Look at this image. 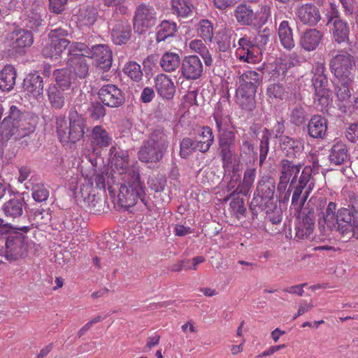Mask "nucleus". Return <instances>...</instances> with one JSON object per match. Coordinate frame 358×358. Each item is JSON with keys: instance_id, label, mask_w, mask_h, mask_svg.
I'll return each instance as SVG.
<instances>
[{"instance_id": "1", "label": "nucleus", "mask_w": 358, "mask_h": 358, "mask_svg": "<svg viewBox=\"0 0 358 358\" xmlns=\"http://www.w3.org/2000/svg\"><path fill=\"white\" fill-rule=\"evenodd\" d=\"M301 169L299 162L295 163L288 159L280 162L277 191L284 201H289L292 192L290 208L297 212L301 210L315 186L312 168L306 166L301 171Z\"/></svg>"}, {"instance_id": "2", "label": "nucleus", "mask_w": 358, "mask_h": 358, "mask_svg": "<svg viewBox=\"0 0 358 358\" xmlns=\"http://www.w3.org/2000/svg\"><path fill=\"white\" fill-rule=\"evenodd\" d=\"M323 222L331 231L348 239H358V215L353 208L337 209L336 203L331 201L323 213Z\"/></svg>"}, {"instance_id": "3", "label": "nucleus", "mask_w": 358, "mask_h": 358, "mask_svg": "<svg viewBox=\"0 0 358 358\" xmlns=\"http://www.w3.org/2000/svg\"><path fill=\"white\" fill-rule=\"evenodd\" d=\"M117 185V201L121 207L128 209L134 206L139 199L145 206H148L146 188L139 173L134 170L129 171L123 176L122 179L118 180Z\"/></svg>"}, {"instance_id": "4", "label": "nucleus", "mask_w": 358, "mask_h": 358, "mask_svg": "<svg viewBox=\"0 0 358 358\" xmlns=\"http://www.w3.org/2000/svg\"><path fill=\"white\" fill-rule=\"evenodd\" d=\"M275 190V181L273 177L264 175L260 178L250 204L252 213H257L258 210L269 213L276 208Z\"/></svg>"}, {"instance_id": "5", "label": "nucleus", "mask_w": 358, "mask_h": 358, "mask_svg": "<svg viewBox=\"0 0 358 358\" xmlns=\"http://www.w3.org/2000/svg\"><path fill=\"white\" fill-rule=\"evenodd\" d=\"M57 133L63 143H76L83 138L86 129L85 120L77 110L69 112V122L64 117L56 120Z\"/></svg>"}, {"instance_id": "6", "label": "nucleus", "mask_w": 358, "mask_h": 358, "mask_svg": "<svg viewBox=\"0 0 358 358\" xmlns=\"http://www.w3.org/2000/svg\"><path fill=\"white\" fill-rule=\"evenodd\" d=\"M325 71L326 67L322 62L315 63L310 71L314 102L322 107L329 104L331 94V91L328 87V78Z\"/></svg>"}, {"instance_id": "7", "label": "nucleus", "mask_w": 358, "mask_h": 358, "mask_svg": "<svg viewBox=\"0 0 358 358\" xmlns=\"http://www.w3.org/2000/svg\"><path fill=\"white\" fill-rule=\"evenodd\" d=\"M10 232L7 238L2 240L6 245L3 256L9 262L24 258L29 248V238L26 235L27 232L20 229H11Z\"/></svg>"}, {"instance_id": "8", "label": "nucleus", "mask_w": 358, "mask_h": 358, "mask_svg": "<svg viewBox=\"0 0 358 358\" xmlns=\"http://www.w3.org/2000/svg\"><path fill=\"white\" fill-rule=\"evenodd\" d=\"M108 177L109 176L107 173L104 174L103 173L96 172L92 178H84V182L82 183L79 188L77 185L76 179H73L69 184V188L73 192V195L76 197L80 196L84 200H86L90 199L94 182L95 183L97 189L104 190L107 185L110 192H113L115 190L113 186L110 185L109 181H107V182H106V180L108 179Z\"/></svg>"}, {"instance_id": "9", "label": "nucleus", "mask_w": 358, "mask_h": 358, "mask_svg": "<svg viewBox=\"0 0 358 358\" xmlns=\"http://www.w3.org/2000/svg\"><path fill=\"white\" fill-rule=\"evenodd\" d=\"M355 65L352 57L348 52L341 51L330 61V69L335 77L338 79L350 80L351 71Z\"/></svg>"}, {"instance_id": "10", "label": "nucleus", "mask_w": 358, "mask_h": 358, "mask_svg": "<svg viewBox=\"0 0 358 358\" xmlns=\"http://www.w3.org/2000/svg\"><path fill=\"white\" fill-rule=\"evenodd\" d=\"M219 155L223 166L232 163L236 150V134L231 130L218 131Z\"/></svg>"}, {"instance_id": "11", "label": "nucleus", "mask_w": 358, "mask_h": 358, "mask_svg": "<svg viewBox=\"0 0 358 358\" xmlns=\"http://www.w3.org/2000/svg\"><path fill=\"white\" fill-rule=\"evenodd\" d=\"M98 96L103 105L110 108H117L125 101L123 92L113 84L102 86L98 92Z\"/></svg>"}, {"instance_id": "12", "label": "nucleus", "mask_w": 358, "mask_h": 358, "mask_svg": "<svg viewBox=\"0 0 358 358\" xmlns=\"http://www.w3.org/2000/svg\"><path fill=\"white\" fill-rule=\"evenodd\" d=\"M203 66L202 62L196 55L185 57L181 62V75L186 80H196L203 73Z\"/></svg>"}, {"instance_id": "13", "label": "nucleus", "mask_w": 358, "mask_h": 358, "mask_svg": "<svg viewBox=\"0 0 358 358\" xmlns=\"http://www.w3.org/2000/svg\"><path fill=\"white\" fill-rule=\"evenodd\" d=\"M10 47L12 50L18 54L25 52L26 48L30 47L34 42V37L31 31L19 29H15L11 33Z\"/></svg>"}, {"instance_id": "14", "label": "nucleus", "mask_w": 358, "mask_h": 358, "mask_svg": "<svg viewBox=\"0 0 358 358\" xmlns=\"http://www.w3.org/2000/svg\"><path fill=\"white\" fill-rule=\"evenodd\" d=\"M166 151L150 143L148 139L143 141L139 148L138 157L141 162L145 163H157L161 161Z\"/></svg>"}, {"instance_id": "15", "label": "nucleus", "mask_w": 358, "mask_h": 358, "mask_svg": "<svg viewBox=\"0 0 358 358\" xmlns=\"http://www.w3.org/2000/svg\"><path fill=\"white\" fill-rule=\"evenodd\" d=\"M89 58L94 59L97 66L104 71L110 69L112 65V52L106 45H96L92 47Z\"/></svg>"}, {"instance_id": "16", "label": "nucleus", "mask_w": 358, "mask_h": 358, "mask_svg": "<svg viewBox=\"0 0 358 358\" xmlns=\"http://www.w3.org/2000/svg\"><path fill=\"white\" fill-rule=\"evenodd\" d=\"M113 163L117 171L118 180L122 179L123 176L131 170H134L137 173H139L138 162H130L128 154L127 152L123 150L115 152L114 157H113Z\"/></svg>"}, {"instance_id": "17", "label": "nucleus", "mask_w": 358, "mask_h": 358, "mask_svg": "<svg viewBox=\"0 0 358 358\" xmlns=\"http://www.w3.org/2000/svg\"><path fill=\"white\" fill-rule=\"evenodd\" d=\"M154 83L157 93L160 97L166 100L173 98L176 88L169 76L164 73L158 74L154 78Z\"/></svg>"}, {"instance_id": "18", "label": "nucleus", "mask_w": 358, "mask_h": 358, "mask_svg": "<svg viewBox=\"0 0 358 358\" xmlns=\"http://www.w3.org/2000/svg\"><path fill=\"white\" fill-rule=\"evenodd\" d=\"M43 79L38 71L29 73L23 80V89L29 96L38 98L43 93Z\"/></svg>"}, {"instance_id": "19", "label": "nucleus", "mask_w": 358, "mask_h": 358, "mask_svg": "<svg viewBox=\"0 0 358 358\" xmlns=\"http://www.w3.org/2000/svg\"><path fill=\"white\" fill-rule=\"evenodd\" d=\"M296 15L301 22H319L321 20L319 8L312 3L301 4L297 8Z\"/></svg>"}, {"instance_id": "20", "label": "nucleus", "mask_w": 358, "mask_h": 358, "mask_svg": "<svg viewBox=\"0 0 358 358\" xmlns=\"http://www.w3.org/2000/svg\"><path fill=\"white\" fill-rule=\"evenodd\" d=\"M26 205L24 197H14L6 201L1 210L6 217L16 219L23 215L24 207Z\"/></svg>"}, {"instance_id": "21", "label": "nucleus", "mask_w": 358, "mask_h": 358, "mask_svg": "<svg viewBox=\"0 0 358 358\" xmlns=\"http://www.w3.org/2000/svg\"><path fill=\"white\" fill-rule=\"evenodd\" d=\"M307 128L310 137L323 138L327 130V120L322 115H313L309 120Z\"/></svg>"}, {"instance_id": "22", "label": "nucleus", "mask_w": 358, "mask_h": 358, "mask_svg": "<svg viewBox=\"0 0 358 358\" xmlns=\"http://www.w3.org/2000/svg\"><path fill=\"white\" fill-rule=\"evenodd\" d=\"M255 92L238 87L236 92V103L245 111H252L256 107Z\"/></svg>"}, {"instance_id": "23", "label": "nucleus", "mask_w": 358, "mask_h": 358, "mask_svg": "<svg viewBox=\"0 0 358 358\" xmlns=\"http://www.w3.org/2000/svg\"><path fill=\"white\" fill-rule=\"evenodd\" d=\"M262 48L256 43L249 46L246 49L238 48L236 52L239 60L251 64H256L262 60Z\"/></svg>"}, {"instance_id": "24", "label": "nucleus", "mask_w": 358, "mask_h": 358, "mask_svg": "<svg viewBox=\"0 0 358 358\" xmlns=\"http://www.w3.org/2000/svg\"><path fill=\"white\" fill-rule=\"evenodd\" d=\"M280 145L284 154L289 158L296 157L301 152L303 143L301 140L288 136H282Z\"/></svg>"}, {"instance_id": "25", "label": "nucleus", "mask_w": 358, "mask_h": 358, "mask_svg": "<svg viewBox=\"0 0 358 358\" xmlns=\"http://www.w3.org/2000/svg\"><path fill=\"white\" fill-rule=\"evenodd\" d=\"M262 79V75L255 71H246L238 77V87L256 92Z\"/></svg>"}, {"instance_id": "26", "label": "nucleus", "mask_w": 358, "mask_h": 358, "mask_svg": "<svg viewBox=\"0 0 358 358\" xmlns=\"http://www.w3.org/2000/svg\"><path fill=\"white\" fill-rule=\"evenodd\" d=\"M90 141L94 147L103 148L111 144L112 137L102 126L98 125L92 129Z\"/></svg>"}, {"instance_id": "27", "label": "nucleus", "mask_w": 358, "mask_h": 358, "mask_svg": "<svg viewBox=\"0 0 358 358\" xmlns=\"http://www.w3.org/2000/svg\"><path fill=\"white\" fill-rule=\"evenodd\" d=\"M170 132L162 127H157L148 136V140L166 152L169 145Z\"/></svg>"}, {"instance_id": "28", "label": "nucleus", "mask_w": 358, "mask_h": 358, "mask_svg": "<svg viewBox=\"0 0 358 358\" xmlns=\"http://www.w3.org/2000/svg\"><path fill=\"white\" fill-rule=\"evenodd\" d=\"M68 69L77 79H84L89 74L90 65L87 58L66 60Z\"/></svg>"}, {"instance_id": "29", "label": "nucleus", "mask_w": 358, "mask_h": 358, "mask_svg": "<svg viewBox=\"0 0 358 358\" xmlns=\"http://www.w3.org/2000/svg\"><path fill=\"white\" fill-rule=\"evenodd\" d=\"M17 73L12 65H6L0 71V90L10 92L15 85Z\"/></svg>"}, {"instance_id": "30", "label": "nucleus", "mask_w": 358, "mask_h": 358, "mask_svg": "<svg viewBox=\"0 0 358 358\" xmlns=\"http://www.w3.org/2000/svg\"><path fill=\"white\" fill-rule=\"evenodd\" d=\"M53 76L55 85L62 91L69 90L77 79L67 68L55 70Z\"/></svg>"}, {"instance_id": "31", "label": "nucleus", "mask_w": 358, "mask_h": 358, "mask_svg": "<svg viewBox=\"0 0 358 358\" xmlns=\"http://www.w3.org/2000/svg\"><path fill=\"white\" fill-rule=\"evenodd\" d=\"M50 43L43 49V54L45 57L55 58L68 47L70 41L67 39L50 38Z\"/></svg>"}, {"instance_id": "32", "label": "nucleus", "mask_w": 358, "mask_h": 358, "mask_svg": "<svg viewBox=\"0 0 358 358\" xmlns=\"http://www.w3.org/2000/svg\"><path fill=\"white\" fill-rule=\"evenodd\" d=\"M213 119L217 131L229 130L231 119L227 110L224 109L220 103H217L213 113Z\"/></svg>"}, {"instance_id": "33", "label": "nucleus", "mask_w": 358, "mask_h": 358, "mask_svg": "<svg viewBox=\"0 0 358 358\" xmlns=\"http://www.w3.org/2000/svg\"><path fill=\"white\" fill-rule=\"evenodd\" d=\"M329 159L331 164L341 165L348 159V151L345 143L337 142L330 150Z\"/></svg>"}, {"instance_id": "34", "label": "nucleus", "mask_w": 358, "mask_h": 358, "mask_svg": "<svg viewBox=\"0 0 358 358\" xmlns=\"http://www.w3.org/2000/svg\"><path fill=\"white\" fill-rule=\"evenodd\" d=\"M322 34L315 29H308L301 38V46L307 51L316 49L320 43Z\"/></svg>"}, {"instance_id": "35", "label": "nucleus", "mask_w": 358, "mask_h": 358, "mask_svg": "<svg viewBox=\"0 0 358 358\" xmlns=\"http://www.w3.org/2000/svg\"><path fill=\"white\" fill-rule=\"evenodd\" d=\"M131 34V27L127 24H113L111 28V37L114 43L122 45L126 43Z\"/></svg>"}, {"instance_id": "36", "label": "nucleus", "mask_w": 358, "mask_h": 358, "mask_svg": "<svg viewBox=\"0 0 358 358\" xmlns=\"http://www.w3.org/2000/svg\"><path fill=\"white\" fill-rule=\"evenodd\" d=\"M179 55L176 52H166L160 59L159 64L162 69L166 72L175 71L181 64Z\"/></svg>"}, {"instance_id": "37", "label": "nucleus", "mask_w": 358, "mask_h": 358, "mask_svg": "<svg viewBox=\"0 0 358 358\" xmlns=\"http://www.w3.org/2000/svg\"><path fill=\"white\" fill-rule=\"evenodd\" d=\"M157 19V13L151 6L142 3L135 11L134 22H149Z\"/></svg>"}, {"instance_id": "38", "label": "nucleus", "mask_w": 358, "mask_h": 358, "mask_svg": "<svg viewBox=\"0 0 358 358\" xmlns=\"http://www.w3.org/2000/svg\"><path fill=\"white\" fill-rule=\"evenodd\" d=\"M68 55L66 60L73 59L90 57L91 54L90 49L84 43L73 42L68 45Z\"/></svg>"}, {"instance_id": "39", "label": "nucleus", "mask_w": 358, "mask_h": 358, "mask_svg": "<svg viewBox=\"0 0 358 358\" xmlns=\"http://www.w3.org/2000/svg\"><path fill=\"white\" fill-rule=\"evenodd\" d=\"M25 188L31 189L32 198L37 202L45 201L49 196V191L41 182H34L31 180L25 183Z\"/></svg>"}, {"instance_id": "40", "label": "nucleus", "mask_w": 358, "mask_h": 358, "mask_svg": "<svg viewBox=\"0 0 358 358\" xmlns=\"http://www.w3.org/2000/svg\"><path fill=\"white\" fill-rule=\"evenodd\" d=\"M234 15L238 22H252L257 18V14L245 3H242L236 8Z\"/></svg>"}, {"instance_id": "41", "label": "nucleus", "mask_w": 358, "mask_h": 358, "mask_svg": "<svg viewBox=\"0 0 358 358\" xmlns=\"http://www.w3.org/2000/svg\"><path fill=\"white\" fill-rule=\"evenodd\" d=\"M64 91L56 85L50 86L48 89V97L51 106L55 109H61L65 105Z\"/></svg>"}, {"instance_id": "42", "label": "nucleus", "mask_w": 358, "mask_h": 358, "mask_svg": "<svg viewBox=\"0 0 358 358\" xmlns=\"http://www.w3.org/2000/svg\"><path fill=\"white\" fill-rule=\"evenodd\" d=\"M202 138L201 140L194 141L196 143V149L201 152L205 153L208 152L214 142V135L212 129L206 127L203 128V130L200 134Z\"/></svg>"}, {"instance_id": "43", "label": "nucleus", "mask_w": 358, "mask_h": 358, "mask_svg": "<svg viewBox=\"0 0 358 358\" xmlns=\"http://www.w3.org/2000/svg\"><path fill=\"white\" fill-rule=\"evenodd\" d=\"M278 36L282 45L285 49L290 50L294 47L292 30L288 24H280Z\"/></svg>"}, {"instance_id": "44", "label": "nucleus", "mask_w": 358, "mask_h": 358, "mask_svg": "<svg viewBox=\"0 0 358 358\" xmlns=\"http://www.w3.org/2000/svg\"><path fill=\"white\" fill-rule=\"evenodd\" d=\"M346 80L338 79L337 82L334 83L336 94L341 102L348 101L351 96L349 87L352 79L350 78V80Z\"/></svg>"}, {"instance_id": "45", "label": "nucleus", "mask_w": 358, "mask_h": 358, "mask_svg": "<svg viewBox=\"0 0 358 358\" xmlns=\"http://www.w3.org/2000/svg\"><path fill=\"white\" fill-rule=\"evenodd\" d=\"M306 120L307 113L303 106L298 104L289 108V120L292 124L301 126Z\"/></svg>"}, {"instance_id": "46", "label": "nucleus", "mask_w": 358, "mask_h": 358, "mask_svg": "<svg viewBox=\"0 0 358 358\" xmlns=\"http://www.w3.org/2000/svg\"><path fill=\"white\" fill-rule=\"evenodd\" d=\"M173 12L180 17H187L192 13V4L189 0H172Z\"/></svg>"}, {"instance_id": "47", "label": "nucleus", "mask_w": 358, "mask_h": 358, "mask_svg": "<svg viewBox=\"0 0 358 358\" xmlns=\"http://www.w3.org/2000/svg\"><path fill=\"white\" fill-rule=\"evenodd\" d=\"M231 36L232 31L229 29L224 28L217 32L215 39L220 51L225 52L230 48Z\"/></svg>"}, {"instance_id": "48", "label": "nucleus", "mask_w": 358, "mask_h": 358, "mask_svg": "<svg viewBox=\"0 0 358 358\" xmlns=\"http://www.w3.org/2000/svg\"><path fill=\"white\" fill-rule=\"evenodd\" d=\"M123 72L134 82L138 83L142 80L143 72L141 67L136 62H127L123 68Z\"/></svg>"}, {"instance_id": "49", "label": "nucleus", "mask_w": 358, "mask_h": 358, "mask_svg": "<svg viewBox=\"0 0 358 358\" xmlns=\"http://www.w3.org/2000/svg\"><path fill=\"white\" fill-rule=\"evenodd\" d=\"M271 78L275 79L283 78L285 76L286 72L288 70V62L285 58H280L276 62L271 64Z\"/></svg>"}, {"instance_id": "50", "label": "nucleus", "mask_w": 358, "mask_h": 358, "mask_svg": "<svg viewBox=\"0 0 358 358\" xmlns=\"http://www.w3.org/2000/svg\"><path fill=\"white\" fill-rule=\"evenodd\" d=\"M270 143V132L267 129L262 131L259 145V165L262 166L266 159Z\"/></svg>"}, {"instance_id": "51", "label": "nucleus", "mask_w": 358, "mask_h": 358, "mask_svg": "<svg viewBox=\"0 0 358 358\" xmlns=\"http://www.w3.org/2000/svg\"><path fill=\"white\" fill-rule=\"evenodd\" d=\"M176 31V24H160L156 35L157 42L165 41L171 37Z\"/></svg>"}, {"instance_id": "52", "label": "nucleus", "mask_w": 358, "mask_h": 358, "mask_svg": "<svg viewBox=\"0 0 358 358\" xmlns=\"http://www.w3.org/2000/svg\"><path fill=\"white\" fill-rule=\"evenodd\" d=\"M103 104L102 102L97 101L90 103L87 107V111L91 118L98 120L105 116L106 108Z\"/></svg>"}, {"instance_id": "53", "label": "nucleus", "mask_w": 358, "mask_h": 358, "mask_svg": "<svg viewBox=\"0 0 358 358\" xmlns=\"http://www.w3.org/2000/svg\"><path fill=\"white\" fill-rule=\"evenodd\" d=\"M198 150L196 149V143L190 138H184L180 145V156L183 159H187L194 152Z\"/></svg>"}, {"instance_id": "54", "label": "nucleus", "mask_w": 358, "mask_h": 358, "mask_svg": "<svg viewBox=\"0 0 358 358\" xmlns=\"http://www.w3.org/2000/svg\"><path fill=\"white\" fill-rule=\"evenodd\" d=\"M267 95L270 99L282 100L287 94L283 85L279 83L270 84L266 90Z\"/></svg>"}, {"instance_id": "55", "label": "nucleus", "mask_w": 358, "mask_h": 358, "mask_svg": "<svg viewBox=\"0 0 358 358\" xmlns=\"http://www.w3.org/2000/svg\"><path fill=\"white\" fill-rule=\"evenodd\" d=\"M302 208L299 212H297L295 209V214H297L298 216L300 217L301 216V220H299V223H301L307 227H310L313 229L315 227V212L313 210H308L307 212H305V210L302 211Z\"/></svg>"}, {"instance_id": "56", "label": "nucleus", "mask_w": 358, "mask_h": 358, "mask_svg": "<svg viewBox=\"0 0 358 358\" xmlns=\"http://www.w3.org/2000/svg\"><path fill=\"white\" fill-rule=\"evenodd\" d=\"M334 37L338 43L345 42L348 39L349 28L347 24H334Z\"/></svg>"}, {"instance_id": "57", "label": "nucleus", "mask_w": 358, "mask_h": 358, "mask_svg": "<svg viewBox=\"0 0 358 358\" xmlns=\"http://www.w3.org/2000/svg\"><path fill=\"white\" fill-rule=\"evenodd\" d=\"M252 186V184L243 180L238 185L237 187L224 199V201H228L229 199H231L232 196H234L235 195L242 194L243 196H247L250 193Z\"/></svg>"}, {"instance_id": "58", "label": "nucleus", "mask_w": 358, "mask_h": 358, "mask_svg": "<svg viewBox=\"0 0 358 358\" xmlns=\"http://www.w3.org/2000/svg\"><path fill=\"white\" fill-rule=\"evenodd\" d=\"M80 21H86L87 22H95L97 20L96 9L93 7H87L86 9L80 10Z\"/></svg>"}, {"instance_id": "59", "label": "nucleus", "mask_w": 358, "mask_h": 358, "mask_svg": "<svg viewBox=\"0 0 358 358\" xmlns=\"http://www.w3.org/2000/svg\"><path fill=\"white\" fill-rule=\"evenodd\" d=\"M259 29V33L255 38V43L263 49L268 41L271 30L268 27L262 28V26H260Z\"/></svg>"}, {"instance_id": "60", "label": "nucleus", "mask_w": 358, "mask_h": 358, "mask_svg": "<svg viewBox=\"0 0 358 358\" xmlns=\"http://www.w3.org/2000/svg\"><path fill=\"white\" fill-rule=\"evenodd\" d=\"M313 229L299 222L295 227V237L298 239L309 238L313 232Z\"/></svg>"}, {"instance_id": "61", "label": "nucleus", "mask_w": 358, "mask_h": 358, "mask_svg": "<svg viewBox=\"0 0 358 358\" xmlns=\"http://www.w3.org/2000/svg\"><path fill=\"white\" fill-rule=\"evenodd\" d=\"M34 219L37 224H46L51 220V215L43 209H37L33 213Z\"/></svg>"}, {"instance_id": "62", "label": "nucleus", "mask_w": 358, "mask_h": 358, "mask_svg": "<svg viewBox=\"0 0 358 358\" xmlns=\"http://www.w3.org/2000/svg\"><path fill=\"white\" fill-rule=\"evenodd\" d=\"M166 179L163 177L150 178L148 180L150 187L156 192L164 190L166 185Z\"/></svg>"}, {"instance_id": "63", "label": "nucleus", "mask_w": 358, "mask_h": 358, "mask_svg": "<svg viewBox=\"0 0 358 358\" xmlns=\"http://www.w3.org/2000/svg\"><path fill=\"white\" fill-rule=\"evenodd\" d=\"M325 17L327 22H341L339 12L335 3H331L329 8L327 9Z\"/></svg>"}, {"instance_id": "64", "label": "nucleus", "mask_w": 358, "mask_h": 358, "mask_svg": "<svg viewBox=\"0 0 358 358\" xmlns=\"http://www.w3.org/2000/svg\"><path fill=\"white\" fill-rule=\"evenodd\" d=\"M231 198L233 199L230 203V207L236 214L243 215L246 210L243 199L239 197L234 196Z\"/></svg>"}]
</instances>
